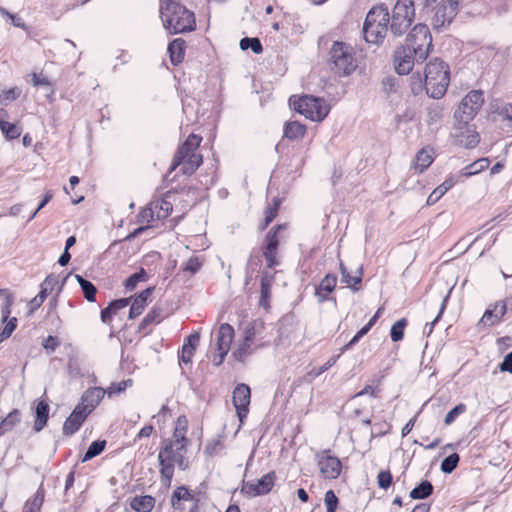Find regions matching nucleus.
I'll return each mask as SVG.
<instances>
[{"mask_svg": "<svg viewBox=\"0 0 512 512\" xmlns=\"http://www.w3.org/2000/svg\"><path fill=\"white\" fill-rule=\"evenodd\" d=\"M424 75L428 96L434 99L443 97L450 83L449 66L439 58H434L427 63Z\"/></svg>", "mask_w": 512, "mask_h": 512, "instance_id": "nucleus-1", "label": "nucleus"}, {"mask_svg": "<svg viewBox=\"0 0 512 512\" xmlns=\"http://www.w3.org/2000/svg\"><path fill=\"white\" fill-rule=\"evenodd\" d=\"M202 138L191 134L185 142L177 149L170 172L181 166L180 171L184 175H192L202 164L203 158L201 154L196 153Z\"/></svg>", "mask_w": 512, "mask_h": 512, "instance_id": "nucleus-2", "label": "nucleus"}, {"mask_svg": "<svg viewBox=\"0 0 512 512\" xmlns=\"http://www.w3.org/2000/svg\"><path fill=\"white\" fill-rule=\"evenodd\" d=\"M160 14L163 26L169 34L191 32L196 28L194 13L182 4L162 7Z\"/></svg>", "mask_w": 512, "mask_h": 512, "instance_id": "nucleus-3", "label": "nucleus"}, {"mask_svg": "<svg viewBox=\"0 0 512 512\" xmlns=\"http://www.w3.org/2000/svg\"><path fill=\"white\" fill-rule=\"evenodd\" d=\"M389 22L390 14L387 6L378 5L371 8L363 24L366 42L377 45L382 43L389 31Z\"/></svg>", "mask_w": 512, "mask_h": 512, "instance_id": "nucleus-4", "label": "nucleus"}, {"mask_svg": "<svg viewBox=\"0 0 512 512\" xmlns=\"http://www.w3.org/2000/svg\"><path fill=\"white\" fill-rule=\"evenodd\" d=\"M330 70L339 77L351 75L358 67L354 48L345 42L335 41L329 51Z\"/></svg>", "mask_w": 512, "mask_h": 512, "instance_id": "nucleus-5", "label": "nucleus"}, {"mask_svg": "<svg viewBox=\"0 0 512 512\" xmlns=\"http://www.w3.org/2000/svg\"><path fill=\"white\" fill-rule=\"evenodd\" d=\"M289 103L297 113L312 121H322L329 113V106L322 98L310 95L298 98L291 96Z\"/></svg>", "mask_w": 512, "mask_h": 512, "instance_id": "nucleus-6", "label": "nucleus"}, {"mask_svg": "<svg viewBox=\"0 0 512 512\" xmlns=\"http://www.w3.org/2000/svg\"><path fill=\"white\" fill-rule=\"evenodd\" d=\"M186 442L179 440H169L162 447L158 454V461L160 465V475L163 483L170 485L174 475L173 458L176 453H182L186 447Z\"/></svg>", "mask_w": 512, "mask_h": 512, "instance_id": "nucleus-7", "label": "nucleus"}, {"mask_svg": "<svg viewBox=\"0 0 512 512\" xmlns=\"http://www.w3.org/2000/svg\"><path fill=\"white\" fill-rule=\"evenodd\" d=\"M405 45L417 51L419 60H426L432 48V37L428 26L425 24L415 25L408 34Z\"/></svg>", "mask_w": 512, "mask_h": 512, "instance_id": "nucleus-8", "label": "nucleus"}, {"mask_svg": "<svg viewBox=\"0 0 512 512\" xmlns=\"http://www.w3.org/2000/svg\"><path fill=\"white\" fill-rule=\"evenodd\" d=\"M484 103L483 93L478 90L470 91L460 102L454 113L459 124H468L478 113Z\"/></svg>", "mask_w": 512, "mask_h": 512, "instance_id": "nucleus-9", "label": "nucleus"}, {"mask_svg": "<svg viewBox=\"0 0 512 512\" xmlns=\"http://www.w3.org/2000/svg\"><path fill=\"white\" fill-rule=\"evenodd\" d=\"M458 7L459 0H441L438 4L430 6L435 11L431 19L433 29L440 31L450 25L457 15Z\"/></svg>", "mask_w": 512, "mask_h": 512, "instance_id": "nucleus-10", "label": "nucleus"}, {"mask_svg": "<svg viewBox=\"0 0 512 512\" xmlns=\"http://www.w3.org/2000/svg\"><path fill=\"white\" fill-rule=\"evenodd\" d=\"M425 60L418 59V53L414 48H409L405 44L395 50L394 65L399 75L409 74L415 63H423Z\"/></svg>", "mask_w": 512, "mask_h": 512, "instance_id": "nucleus-11", "label": "nucleus"}, {"mask_svg": "<svg viewBox=\"0 0 512 512\" xmlns=\"http://www.w3.org/2000/svg\"><path fill=\"white\" fill-rule=\"evenodd\" d=\"M276 474L274 471L268 472L264 476H262L257 483L252 481H243L241 487V493L246 495L247 497H256L261 495L268 494L275 483Z\"/></svg>", "mask_w": 512, "mask_h": 512, "instance_id": "nucleus-12", "label": "nucleus"}, {"mask_svg": "<svg viewBox=\"0 0 512 512\" xmlns=\"http://www.w3.org/2000/svg\"><path fill=\"white\" fill-rule=\"evenodd\" d=\"M233 404L236 409L237 416L241 422L247 417L249 412L251 391L246 384H238L233 391Z\"/></svg>", "mask_w": 512, "mask_h": 512, "instance_id": "nucleus-13", "label": "nucleus"}, {"mask_svg": "<svg viewBox=\"0 0 512 512\" xmlns=\"http://www.w3.org/2000/svg\"><path fill=\"white\" fill-rule=\"evenodd\" d=\"M317 459L321 475L325 479H336L340 475L342 465L337 457L329 455L328 451H323L317 455Z\"/></svg>", "mask_w": 512, "mask_h": 512, "instance_id": "nucleus-14", "label": "nucleus"}, {"mask_svg": "<svg viewBox=\"0 0 512 512\" xmlns=\"http://www.w3.org/2000/svg\"><path fill=\"white\" fill-rule=\"evenodd\" d=\"M234 337V329L228 323L220 325L217 334V351L219 352V361H215V366H219L223 363L225 356L227 355L230 345Z\"/></svg>", "mask_w": 512, "mask_h": 512, "instance_id": "nucleus-15", "label": "nucleus"}, {"mask_svg": "<svg viewBox=\"0 0 512 512\" xmlns=\"http://www.w3.org/2000/svg\"><path fill=\"white\" fill-rule=\"evenodd\" d=\"M452 136L455 144L465 148H474L479 143V134L471 129L468 124H457L454 127Z\"/></svg>", "mask_w": 512, "mask_h": 512, "instance_id": "nucleus-16", "label": "nucleus"}, {"mask_svg": "<svg viewBox=\"0 0 512 512\" xmlns=\"http://www.w3.org/2000/svg\"><path fill=\"white\" fill-rule=\"evenodd\" d=\"M87 416L88 414L85 410H82V406H76L63 424V434L71 436L76 433L86 420Z\"/></svg>", "mask_w": 512, "mask_h": 512, "instance_id": "nucleus-17", "label": "nucleus"}, {"mask_svg": "<svg viewBox=\"0 0 512 512\" xmlns=\"http://www.w3.org/2000/svg\"><path fill=\"white\" fill-rule=\"evenodd\" d=\"M105 394V390L100 387L87 389L81 396V401L77 406H82L89 415L100 403Z\"/></svg>", "mask_w": 512, "mask_h": 512, "instance_id": "nucleus-18", "label": "nucleus"}, {"mask_svg": "<svg viewBox=\"0 0 512 512\" xmlns=\"http://www.w3.org/2000/svg\"><path fill=\"white\" fill-rule=\"evenodd\" d=\"M337 276L335 274H327L315 289V296L318 302L322 303L328 300V296L336 287Z\"/></svg>", "mask_w": 512, "mask_h": 512, "instance_id": "nucleus-19", "label": "nucleus"}, {"mask_svg": "<svg viewBox=\"0 0 512 512\" xmlns=\"http://www.w3.org/2000/svg\"><path fill=\"white\" fill-rule=\"evenodd\" d=\"M153 290L154 287H148L134 298L129 310V318L133 319L142 314L147 304V299L152 294Z\"/></svg>", "mask_w": 512, "mask_h": 512, "instance_id": "nucleus-20", "label": "nucleus"}, {"mask_svg": "<svg viewBox=\"0 0 512 512\" xmlns=\"http://www.w3.org/2000/svg\"><path fill=\"white\" fill-rule=\"evenodd\" d=\"M186 42L182 38H176L168 45V53L171 63L176 66L181 63L185 56Z\"/></svg>", "mask_w": 512, "mask_h": 512, "instance_id": "nucleus-21", "label": "nucleus"}, {"mask_svg": "<svg viewBox=\"0 0 512 512\" xmlns=\"http://www.w3.org/2000/svg\"><path fill=\"white\" fill-rule=\"evenodd\" d=\"M50 407L48 403L44 400H41L37 403L35 408V422H34V430L36 432H40L47 424L49 418Z\"/></svg>", "mask_w": 512, "mask_h": 512, "instance_id": "nucleus-22", "label": "nucleus"}, {"mask_svg": "<svg viewBox=\"0 0 512 512\" xmlns=\"http://www.w3.org/2000/svg\"><path fill=\"white\" fill-rule=\"evenodd\" d=\"M392 12L399 15L400 18H405L412 23L415 17L413 0H397L392 9Z\"/></svg>", "mask_w": 512, "mask_h": 512, "instance_id": "nucleus-23", "label": "nucleus"}, {"mask_svg": "<svg viewBox=\"0 0 512 512\" xmlns=\"http://www.w3.org/2000/svg\"><path fill=\"white\" fill-rule=\"evenodd\" d=\"M155 506V498L150 495L135 496L130 501V507L136 512H150Z\"/></svg>", "mask_w": 512, "mask_h": 512, "instance_id": "nucleus-24", "label": "nucleus"}, {"mask_svg": "<svg viewBox=\"0 0 512 512\" xmlns=\"http://www.w3.org/2000/svg\"><path fill=\"white\" fill-rule=\"evenodd\" d=\"M411 24L412 23L410 21L406 20L405 18H400L399 15L392 12L390 32L394 37L402 36L408 30Z\"/></svg>", "mask_w": 512, "mask_h": 512, "instance_id": "nucleus-25", "label": "nucleus"}, {"mask_svg": "<svg viewBox=\"0 0 512 512\" xmlns=\"http://www.w3.org/2000/svg\"><path fill=\"white\" fill-rule=\"evenodd\" d=\"M455 184L453 178L446 179L442 184L436 187L427 198V205L431 206L438 202L444 194L450 190Z\"/></svg>", "mask_w": 512, "mask_h": 512, "instance_id": "nucleus-26", "label": "nucleus"}, {"mask_svg": "<svg viewBox=\"0 0 512 512\" xmlns=\"http://www.w3.org/2000/svg\"><path fill=\"white\" fill-rule=\"evenodd\" d=\"M45 490L42 484L39 486L34 496L27 500L24 506V512H40L44 502Z\"/></svg>", "mask_w": 512, "mask_h": 512, "instance_id": "nucleus-27", "label": "nucleus"}, {"mask_svg": "<svg viewBox=\"0 0 512 512\" xmlns=\"http://www.w3.org/2000/svg\"><path fill=\"white\" fill-rule=\"evenodd\" d=\"M433 491L434 487L432 483L428 480H424L411 490L410 497L414 500L426 499L432 495Z\"/></svg>", "mask_w": 512, "mask_h": 512, "instance_id": "nucleus-28", "label": "nucleus"}, {"mask_svg": "<svg viewBox=\"0 0 512 512\" xmlns=\"http://www.w3.org/2000/svg\"><path fill=\"white\" fill-rule=\"evenodd\" d=\"M75 278H76L77 282L79 283L86 300L89 302H94L96 300V293H97L96 286L92 282L85 279L84 277H82L79 274H76Z\"/></svg>", "mask_w": 512, "mask_h": 512, "instance_id": "nucleus-29", "label": "nucleus"}, {"mask_svg": "<svg viewBox=\"0 0 512 512\" xmlns=\"http://www.w3.org/2000/svg\"><path fill=\"white\" fill-rule=\"evenodd\" d=\"M489 163H490V161L488 158L478 159V160L474 161L473 163L464 167L461 171V174L465 177H469V176L478 174V173L484 171L485 169H487L489 166Z\"/></svg>", "mask_w": 512, "mask_h": 512, "instance_id": "nucleus-30", "label": "nucleus"}, {"mask_svg": "<svg viewBox=\"0 0 512 512\" xmlns=\"http://www.w3.org/2000/svg\"><path fill=\"white\" fill-rule=\"evenodd\" d=\"M305 132L306 127L297 121L287 123L284 128L285 137L291 140L303 137Z\"/></svg>", "mask_w": 512, "mask_h": 512, "instance_id": "nucleus-31", "label": "nucleus"}, {"mask_svg": "<svg viewBox=\"0 0 512 512\" xmlns=\"http://www.w3.org/2000/svg\"><path fill=\"white\" fill-rule=\"evenodd\" d=\"M192 499H193V496L190 493V491L186 487L180 486L174 490L172 497H171V504L174 509H182L181 501L182 500L188 501V500H192Z\"/></svg>", "mask_w": 512, "mask_h": 512, "instance_id": "nucleus-32", "label": "nucleus"}, {"mask_svg": "<svg viewBox=\"0 0 512 512\" xmlns=\"http://www.w3.org/2000/svg\"><path fill=\"white\" fill-rule=\"evenodd\" d=\"M283 228H285L284 225L278 224L268 231L265 236L263 249L278 251L279 240L277 238V233Z\"/></svg>", "mask_w": 512, "mask_h": 512, "instance_id": "nucleus-33", "label": "nucleus"}, {"mask_svg": "<svg viewBox=\"0 0 512 512\" xmlns=\"http://www.w3.org/2000/svg\"><path fill=\"white\" fill-rule=\"evenodd\" d=\"M4 296L1 304V320L5 322L11 314V306L13 305V295L7 289H0V297Z\"/></svg>", "mask_w": 512, "mask_h": 512, "instance_id": "nucleus-34", "label": "nucleus"}, {"mask_svg": "<svg viewBox=\"0 0 512 512\" xmlns=\"http://www.w3.org/2000/svg\"><path fill=\"white\" fill-rule=\"evenodd\" d=\"M153 209L156 210L158 219H165L171 214L173 205L167 198H162L153 203Z\"/></svg>", "mask_w": 512, "mask_h": 512, "instance_id": "nucleus-35", "label": "nucleus"}, {"mask_svg": "<svg viewBox=\"0 0 512 512\" xmlns=\"http://www.w3.org/2000/svg\"><path fill=\"white\" fill-rule=\"evenodd\" d=\"M362 273H363L362 267H359L357 269V275H355V276H351L349 271H348L347 273L341 275V281L343 283L347 284V286L353 292H357V291L360 290L359 284L362 281Z\"/></svg>", "mask_w": 512, "mask_h": 512, "instance_id": "nucleus-36", "label": "nucleus"}, {"mask_svg": "<svg viewBox=\"0 0 512 512\" xmlns=\"http://www.w3.org/2000/svg\"><path fill=\"white\" fill-rule=\"evenodd\" d=\"M105 447H106L105 440L93 441L90 444V446L88 447V449L86 450V452L82 458V462L89 461L92 458L98 456L99 454H101L104 451Z\"/></svg>", "mask_w": 512, "mask_h": 512, "instance_id": "nucleus-37", "label": "nucleus"}, {"mask_svg": "<svg viewBox=\"0 0 512 512\" xmlns=\"http://www.w3.org/2000/svg\"><path fill=\"white\" fill-rule=\"evenodd\" d=\"M0 130L7 140L17 139L22 132L21 127L8 121L0 123Z\"/></svg>", "mask_w": 512, "mask_h": 512, "instance_id": "nucleus-38", "label": "nucleus"}, {"mask_svg": "<svg viewBox=\"0 0 512 512\" xmlns=\"http://www.w3.org/2000/svg\"><path fill=\"white\" fill-rule=\"evenodd\" d=\"M162 319V309L159 307H154L151 311H149L146 316L142 319L139 330L144 331L148 325L156 322H160Z\"/></svg>", "mask_w": 512, "mask_h": 512, "instance_id": "nucleus-39", "label": "nucleus"}, {"mask_svg": "<svg viewBox=\"0 0 512 512\" xmlns=\"http://www.w3.org/2000/svg\"><path fill=\"white\" fill-rule=\"evenodd\" d=\"M408 325L406 318H401L396 321L390 329V337L393 342H399L404 337V330Z\"/></svg>", "mask_w": 512, "mask_h": 512, "instance_id": "nucleus-40", "label": "nucleus"}, {"mask_svg": "<svg viewBox=\"0 0 512 512\" xmlns=\"http://www.w3.org/2000/svg\"><path fill=\"white\" fill-rule=\"evenodd\" d=\"M21 421V413L18 409L12 410L2 421L1 426L5 433L11 431Z\"/></svg>", "mask_w": 512, "mask_h": 512, "instance_id": "nucleus-41", "label": "nucleus"}, {"mask_svg": "<svg viewBox=\"0 0 512 512\" xmlns=\"http://www.w3.org/2000/svg\"><path fill=\"white\" fill-rule=\"evenodd\" d=\"M460 457L457 453H452L441 462L440 469L445 474H451L458 466Z\"/></svg>", "mask_w": 512, "mask_h": 512, "instance_id": "nucleus-42", "label": "nucleus"}, {"mask_svg": "<svg viewBox=\"0 0 512 512\" xmlns=\"http://www.w3.org/2000/svg\"><path fill=\"white\" fill-rule=\"evenodd\" d=\"M240 48L242 50L251 49L255 54H260L263 51L261 41L256 38L244 37L240 40Z\"/></svg>", "mask_w": 512, "mask_h": 512, "instance_id": "nucleus-43", "label": "nucleus"}, {"mask_svg": "<svg viewBox=\"0 0 512 512\" xmlns=\"http://www.w3.org/2000/svg\"><path fill=\"white\" fill-rule=\"evenodd\" d=\"M432 162L433 159L431 155L427 151L422 149L416 155L415 168L418 169L419 172H423L431 165Z\"/></svg>", "mask_w": 512, "mask_h": 512, "instance_id": "nucleus-44", "label": "nucleus"}, {"mask_svg": "<svg viewBox=\"0 0 512 512\" xmlns=\"http://www.w3.org/2000/svg\"><path fill=\"white\" fill-rule=\"evenodd\" d=\"M147 278V273L144 268H141L139 272H136L129 276L125 282L124 286L127 290H133L136 288L137 284L141 281H145Z\"/></svg>", "mask_w": 512, "mask_h": 512, "instance_id": "nucleus-45", "label": "nucleus"}, {"mask_svg": "<svg viewBox=\"0 0 512 512\" xmlns=\"http://www.w3.org/2000/svg\"><path fill=\"white\" fill-rule=\"evenodd\" d=\"M133 381L132 379L122 380L120 382H114L112 383L108 389L105 391V393L108 394L109 397L120 394L124 392L128 387L132 386Z\"/></svg>", "mask_w": 512, "mask_h": 512, "instance_id": "nucleus-46", "label": "nucleus"}, {"mask_svg": "<svg viewBox=\"0 0 512 512\" xmlns=\"http://www.w3.org/2000/svg\"><path fill=\"white\" fill-rule=\"evenodd\" d=\"M4 323H5V325L0 333V343L4 340L8 339L12 335V333L14 332V330L17 327V318L16 317H11V318L8 317Z\"/></svg>", "mask_w": 512, "mask_h": 512, "instance_id": "nucleus-47", "label": "nucleus"}, {"mask_svg": "<svg viewBox=\"0 0 512 512\" xmlns=\"http://www.w3.org/2000/svg\"><path fill=\"white\" fill-rule=\"evenodd\" d=\"M466 411V405L463 403H460L456 405L454 408H452L445 416L444 423L445 425H451L456 418L463 414Z\"/></svg>", "mask_w": 512, "mask_h": 512, "instance_id": "nucleus-48", "label": "nucleus"}, {"mask_svg": "<svg viewBox=\"0 0 512 512\" xmlns=\"http://www.w3.org/2000/svg\"><path fill=\"white\" fill-rule=\"evenodd\" d=\"M393 477L389 470H381L377 475L379 488L387 490L392 485Z\"/></svg>", "mask_w": 512, "mask_h": 512, "instance_id": "nucleus-49", "label": "nucleus"}, {"mask_svg": "<svg viewBox=\"0 0 512 512\" xmlns=\"http://www.w3.org/2000/svg\"><path fill=\"white\" fill-rule=\"evenodd\" d=\"M257 322L253 321L246 325L243 333L244 345L250 347L256 335Z\"/></svg>", "mask_w": 512, "mask_h": 512, "instance_id": "nucleus-50", "label": "nucleus"}, {"mask_svg": "<svg viewBox=\"0 0 512 512\" xmlns=\"http://www.w3.org/2000/svg\"><path fill=\"white\" fill-rule=\"evenodd\" d=\"M324 502L326 505V512H336L338 506V498L333 490H328L325 493Z\"/></svg>", "mask_w": 512, "mask_h": 512, "instance_id": "nucleus-51", "label": "nucleus"}, {"mask_svg": "<svg viewBox=\"0 0 512 512\" xmlns=\"http://www.w3.org/2000/svg\"><path fill=\"white\" fill-rule=\"evenodd\" d=\"M20 96V91L17 88H11L0 92V104L7 105V103L16 100Z\"/></svg>", "mask_w": 512, "mask_h": 512, "instance_id": "nucleus-52", "label": "nucleus"}, {"mask_svg": "<svg viewBox=\"0 0 512 512\" xmlns=\"http://www.w3.org/2000/svg\"><path fill=\"white\" fill-rule=\"evenodd\" d=\"M263 256L266 260L268 268L273 269L279 265V261L277 259V251L263 249Z\"/></svg>", "mask_w": 512, "mask_h": 512, "instance_id": "nucleus-53", "label": "nucleus"}, {"mask_svg": "<svg viewBox=\"0 0 512 512\" xmlns=\"http://www.w3.org/2000/svg\"><path fill=\"white\" fill-rule=\"evenodd\" d=\"M202 267V262L198 257H191L184 265L183 270L191 274L197 273Z\"/></svg>", "mask_w": 512, "mask_h": 512, "instance_id": "nucleus-54", "label": "nucleus"}, {"mask_svg": "<svg viewBox=\"0 0 512 512\" xmlns=\"http://www.w3.org/2000/svg\"><path fill=\"white\" fill-rule=\"evenodd\" d=\"M498 309V304H495L493 308H488L482 318L479 321V324L487 325V326H494L497 323H491L494 319L495 311Z\"/></svg>", "mask_w": 512, "mask_h": 512, "instance_id": "nucleus-55", "label": "nucleus"}, {"mask_svg": "<svg viewBox=\"0 0 512 512\" xmlns=\"http://www.w3.org/2000/svg\"><path fill=\"white\" fill-rule=\"evenodd\" d=\"M271 288H272V286H270V285H266V284L261 285L259 304L261 306H263L264 308H267L269 306V300L271 297Z\"/></svg>", "mask_w": 512, "mask_h": 512, "instance_id": "nucleus-56", "label": "nucleus"}, {"mask_svg": "<svg viewBox=\"0 0 512 512\" xmlns=\"http://www.w3.org/2000/svg\"><path fill=\"white\" fill-rule=\"evenodd\" d=\"M423 87L425 88L424 80L419 73L411 76V90L414 94H418Z\"/></svg>", "mask_w": 512, "mask_h": 512, "instance_id": "nucleus-57", "label": "nucleus"}, {"mask_svg": "<svg viewBox=\"0 0 512 512\" xmlns=\"http://www.w3.org/2000/svg\"><path fill=\"white\" fill-rule=\"evenodd\" d=\"M280 204H281V201L279 198H274L273 199V202L271 205H268L265 209V216L266 217H270L271 219L274 220V218L277 216L278 214V209L280 207Z\"/></svg>", "mask_w": 512, "mask_h": 512, "instance_id": "nucleus-58", "label": "nucleus"}, {"mask_svg": "<svg viewBox=\"0 0 512 512\" xmlns=\"http://www.w3.org/2000/svg\"><path fill=\"white\" fill-rule=\"evenodd\" d=\"M195 353V350L185 345L182 346L181 355H180V363L189 364L192 361V357Z\"/></svg>", "mask_w": 512, "mask_h": 512, "instance_id": "nucleus-59", "label": "nucleus"}, {"mask_svg": "<svg viewBox=\"0 0 512 512\" xmlns=\"http://www.w3.org/2000/svg\"><path fill=\"white\" fill-rule=\"evenodd\" d=\"M261 263H262V260L259 255L251 254L247 261V267H246L247 273L249 271L254 272L261 265Z\"/></svg>", "mask_w": 512, "mask_h": 512, "instance_id": "nucleus-60", "label": "nucleus"}, {"mask_svg": "<svg viewBox=\"0 0 512 512\" xmlns=\"http://www.w3.org/2000/svg\"><path fill=\"white\" fill-rule=\"evenodd\" d=\"M58 283H59L58 277L53 274H50L45 278V280L42 282L41 286L43 288H47V290L49 292H52L54 290L55 286L58 285Z\"/></svg>", "mask_w": 512, "mask_h": 512, "instance_id": "nucleus-61", "label": "nucleus"}, {"mask_svg": "<svg viewBox=\"0 0 512 512\" xmlns=\"http://www.w3.org/2000/svg\"><path fill=\"white\" fill-rule=\"evenodd\" d=\"M200 340V334L198 332H194L190 334L184 341V344L186 347L192 348L196 350V347L199 344Z\"/></svg>", "mask_w": 512, "mask_h": 512, "instance_id": "nucleus-62", "label": "nucleus"}, {"mask_svg": "<svg viewBox=\"0 0 512 512\" xmlns=\"http://www.w3.org/2000/svg\"><path fill=\"white\" fill-rule=\"evenodd\" d=\"M499 369L502 372L512 373V351L509 352L499 365Z\"/></svg>", "mask_w": 512, "mask_h": 512, "instance_id": "nucleus-63", "label": "nucleus"}, {"mask_svg": "<svg viewBox=\"0 0 512 512\" xmlns=\"http://www.w3.org/2000/svg\"><path fill=\"white\" fill-rule=\"evenodd\" d=\"M59 345V341L56 337L49 335L42 342V346L46 350L54 351Z\"/></svg>", "mask_w": 512, "mask_h": 512, "instance_id": "nucleus-64", "label": "nucleus"}]
</instances>
